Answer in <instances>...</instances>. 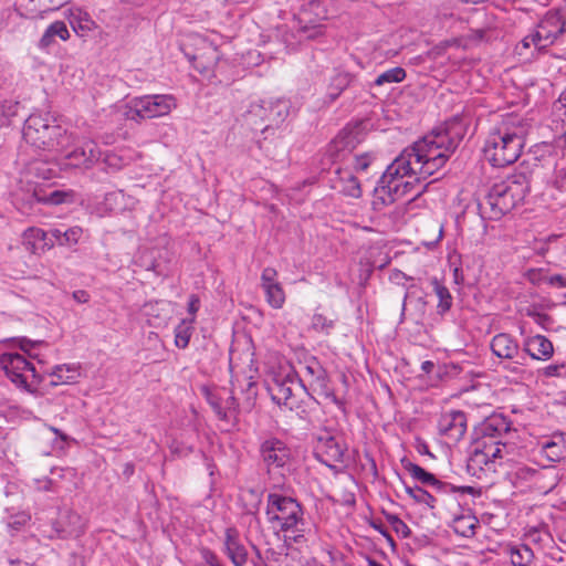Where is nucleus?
Returning a JSON list of instances; mask_svg holds the SVG:
<instances>
[{
    "label": "nucleus",
    "mask_w": 566,
    "mask_h": 566,
    "mask_svg": "<svg viewBox=\"0 0 566 566\" xmlns=\"http://www.w3.org/2000/svg\"><path fill=\"white\" fill-rule=\"evenodd\" d=\"M463 135L461 120L455 117L447 122L444 128L433 130L405 148L386 168L379 187L376 188L378 193L388 197L386 199L381 196L382 202L392 203L401 187V193L406 192L410 182L402 181L403 178L415 177L416 181H420L440 170L457 149Z\"/></svg>",
    "instance_id": "1"
},
{
    "label": "nucleus",
    "mask_w": 566,
    "mask_h": 566,
    "mask_svg": "<svg viewBox=\"0 0 566 566\" xmlns=\"http://www.w3.org/2000/svg\"><path fill=\"white\" fill-rule=\"evenodd\" d=\"M525 127L515 117H507L485 139L483 153L494 167L514 164L522 154Z\"/></svg>",
    "instance_id": "2"
},
{
    "label": "nucleus",
    "mask_w": 566,
    "mask_h": 566,
    "mask_svg": "<svg viewBox=\"0 0 566 566\" xmlns=\"http://www.w3.org/2000/svg\"><path fill=\"white\" fill-rule=\"evenodd\" d=\"M530 189V180L524 172L513 174L494 184L485 198L479 202L481 216L491 220L501 219L524 201Z\"/></svg>",
    "instance_id": "3"
},
{
    "label": "nucleus",
    "mask_w": 566,
    "mask_h": 566,
    "mask_svg": "<svg viewBox=\"0 0 566 566\" xmlns=\"http://www.w3.org/2000/svg\"><path fill=\"white\" fill-rule=\"evenodd\" d=\"M266 515L269 522L283 533L287 545L305 541L304 514L301 504L293 497L279 493L268 495Z\"/></svg>",
    "instance_id": "4"
},
{
    "label": "nucleus",
    "mask_w": 566,
    "mask_h": 566,
    "mask_svg": "<svg viewBox=\"0 0 566 566\" xmlns=\"http://www.w3.org/2000/svg\"><path fill=\"white\" fill-rule=\"evenodd\" d=\"M24 140L44 150H61L69 146L71 135L61 125L56 124L50 116L31 114L23 126Z\"/></svg>",
    "instance_id": "5"
},
{
    "label": "nucleus",
    "mask_w": 566,
    "mask_h": 566,
    "mask_svg": "<svg viewBox=\"0 0 566 566\" xmlns=\"http://www.w3.org/2000/svg\"><path fill=\"white\" fill-rule=\"evenodd\" d=\"M329 0H311L295 17V31L300 40H315L325 33L324 22L329 17Z\"/></svg>",
    "instance_id": "6"
},
{
    "label": "nucleus",
    "mask_w": 566,
    "mask_h": 566,
    "mask_svg": "<svg viewBox=\"0 0 566 566\" xmlns=\"http://www.w3.org/2000/svg\"><path fill=\"white\" fill-rule=\"evenodd\" d=\"M0 367L18 388L28 392H34L38 386L45 380L35 367L18 353L0 355Z\"/></svg>",
    "instance_id": "7"
},
{
    "label": "nucleus",
    "mask_w": 566,
    "mask_h": 566,
    "mask_svg": "<svg viewBox=\"0 0 566 566\" xmlns=\"http://www.w3.org/2000/svg\"><path fill=\"white\" fill-rule=\"evenodd\" d=\"M566 22L559 11H548L538 22L536 29L521 41L523 49L534 45L542 52L553 45L565 32Z\"/></svg>",
    "instance_id": "8"
},
{
    "label": "nucleus",
    "mask_w": 566,
    "mask_h": 566,
    "mask_svg": "<svg viewBox=\"0 0 566 566\" xmlns=\"http://www.w3.org/2000/svg\"><path fill=\"white\" fill-rule=\"evenodd\" d=\"M176 107L177 98L171 94L145 95L134 98L125 115L130 120L139 122L166 116Z\"/></svg>",
    "instance_id": "9"
},
{
    "label": "nucleus",
    "mask_w": 566,
    "mask_h": 566,
    "mask_svg": "<svg viewBox=\"0 0 566 566\" xmlns=\"http://www.w3.org/2000/svg\"><path fill=\"white\" fill-rule=\"evenodd\" d=\"M269 391L274 402L286 407L289 410H294L298 408L296 397L301 391H307V388L297 374L290 370L285 375L275 377L273 384L269 386Z\"/></svg>",
    "instance_id": "10"
},
{
    "label": "nucleus",
    "mask_w": 566,
    "mask_h": 566,
    "mask_svg": "<svg viewBox=\"0 0 566 566\" xmlns=\"http://www.w3.org/2000/svg\"><path fill=\"white\" fill-rule=\"evenodd\" d=\"M361 124L345 126L328 144L326 155L334 164L346 160L355 148L363 142Z\"/></svg>",
    "instance_id": "11"
},
{
    "label": "nucleus",
    "mask_w": 566,
    "mask_h": 566,
    "mask_svg": "<svg viewBox=\"0 0 566 566\" xmlns=\"http://www.w3.org/2000/svg\"><path fill=\"white\" fill-rule=\"evenodd\" d=\"M344 453V444L328 431H325L317 437L314 454L316 459L326 467L333 469L336 464L342 463Z\"/></svg>",
    "instance_id": "12"
},
{
    "label": "nucleus",
    "mask_w": 566,
    "mask_h": 566,
    "mask_svg": "<svg viewBox=\"0 0 566 566\" xmlns=\"http://www.w3.org/2000/svg\"><path fill=\"white\" fill-rule=\"evenodd\" d=\"M289 114L290 102L287 99L262 102L260 105H253L250 109L251 116L260 117L263 123H266L264 129L279 126L287 118Z\"/></svg>",
    "instance_id": "13"
},
{
    "label": "nucleus",
    "mask_w": 566,
    "mask_h": 566,
    "mask_svg": "<svg viewBox=\"0 0 566 566\" xmlns=\"http://www.w3.org/2000/svg\"><path fill=\"white\" fill-rule=\"evenodd\" d=\"M468 428L467 416L460 410H450L441 415L438 421V431L450 442H459Z\"/></svg>",
    "instance_id": "14"
},
{
    "label": "nucleus",
    "mask_w": 566,
    "mask_h": 566,
    "mask_svg": "<svg viewBox=\"0 0 566 566\" xmlns=\"http://www.w3.org/2000/svg\"><path fill=\"white\" fill-rule=\"evenodd\" d=\"M101 156L99 148L94 140L87 139L82 145L62 158V167L91 168Z\"/></svg>",
    "instance_id": "15"
},
{
    "label": "nucleus",
    "mask_w": 566,
    "mask_h": 566,
    "mask_svg": "<svg viewBox=\"0 0 566 566\" xmlns=\"http://www.w3.org/2000/svg\"><path fill=\"white\" fill-rule=\"evenodd\" d=\"M261 287L265 294L266 303L275 310L285 304L286 295L282 284L279 282V273L274 268H264L261 274Z\"/></svg>",
    "instance_id": "16"
},
{
    "label": "nucleus",
    "mask_w": 566,
    "mask_h": 566,
    "mask_svg": "<svg viewBox=\"0 0 566 566\" xmlns=\"http://www.w3.org/2000/svg\"><path fill=\"white\" fill-rule=\"evenodd\" d=\"M53 530L59 538H76L84 534L85 521L78 513L69 510L59 515Z\"/></svg>",
    "instance_id": "17"
},
{
    "label": "nucleus",
    "mask_w": 566,
    "mask_h": 566,
    "mask_svg": "<svg viewBox=\"0 0 566 566\" xmlns=\"http://www.w3.org/2000/svg\"><path fill=\"white\" fill-rule=\"evenodd\" d=\"M261 454L269 471L283 468L291 459L290 449L279 439H269L261 444Z\"/></svg>",
    "instance_id": "18"
},
{
    "label": "nucleus",
    "mask_w": 566,
    "mask_h": 566,
    "mask_svg": "<svg viewBox=\"0 0 566 566\" xmlns=\"http://www.w3.org/2000/svg\"><path fill=\"white\" fill-rule=\"evenodd\" d=\"M329 184L332 189L344 196L352 198H359L361 196L360 184L348 168L336 167Z\"/></svg>",
    "instance_id": "19"
},
{
    "label": "nucleus",
    "mask_w": 566,
    "mask_h": 566,
    "mask_svg": "<svg viewBox=\"0 0 566 566\" xmlns=\"http://www.w3.org/2000/svg\"><path fill=\"white\" fill-rule=\"evenodd\" d=\"M479 431L481 437L478 440H502L512 431V421L503 415H492L481 423Z\"/></svg>",
    "instance_id": "20"
},
{
    "label": "nucleus",
    "mask_w": 566,
    "mask_h": 566,
    "mask_svg": "<svg viewBox=\"0 0 566 566\" xmlns=\"http://www.w3.org/2000/svg\"><path fill=\"white\" fill-rule=\"evenodd\" d=\"M22 244L32 254H42L51 250L55 242L48 238V232L40 228L30 227L22 233Z\"/></svg>",
    "instance_id": "21"
},
{
    "label": "nucleus",
    "mask_w": 566,
    "mask_h": 566,
    "mask_svg": "<svg viewBox=\"0 0 566 566\" xmlns=\"http://www.w3.org/2000/svg\"><path fill=\"white\" fill-rule=\"evenodd\" d=\"M490 346L492 353L499 358L513 360L520 356L518 343L507 333L495 335Z\"/></svg>",
    "instance_id": "22"
},
{
    "label": "nucleus",
    "mask_w": 566,
    "mask_h": 566,
    "mask_svg": "<svg viewBox=\"0 0 566 566\" xmlns=\"http://www.w3.org/2000/svg\"><path fill=\"white\" fill-rule=\"evenodd\" d=\"M523 350L533 359L548 360L554 354V346L546 336L538 334L525 339Z\"/></svg>",
    "instance_id": "23"
},
{
    "label": "nucleus",
    "mask_w": 566,
    "mask_h": 566,
    "mask_svg": "<svg viewBox=\"0 0 566 566\" xmlns=\"http://www.w3.org/2000/svg\"><path fill=\"white\" fill-rule=\"evenodd\" d=\"M310 388L311 391L307 390L305 392L318 403L332 402L337 406L340 405V401L336 397L334 389L329 385L326 371L319 377L312 379L310 382Z\"/></svg>",
    "instance_id": "24"
},
{
    "label": "nucleus",
    "mask_w": 566,
    "mask_h": 566,
    "mask_svg": "<svg viewBox=\"0 0 566 566\" xmlns=\"http://www.w3.org/2000/svg\"><path fill=\"white\" fill-rule=\"evenodd\" d=\"M468 469L476 474V471H495V464L493 463L489 451L485 448V440H476L473 451L469 458Z\"/></svg>",
    "instance_id": "25"
},
{
    "label": "nucleus",
    "mask_w": 566,
    "mask_h": 566,
    "mask_svg": "<svg viewBox=\"0 0 566 566\" xmlns=\"http://www.w3.org/2000/svg\"><path fill=\"white\" fill-rule=\"evenodd\" d=\"M226 552L234 566H243L247 563L248 553L245 547L240 543L237 530H226L224 541Z\"/></svg>",
    "instance_id": "26"
},
{
    "label": "nucleus",
    "mask_w": 566,
    "mask_h": 566,
    "mask_svg": "<svg viewBox=\"0 0 566 566\" xmlns=\"http://www.w3.org/2000/svg\"><path fill=\"white\" fill-rule=\"evenodd\" d=\"M503 553L509 557L512 566H530L535 559L533 549L523 543L506 544Z\"/></svg>",
    "instance_id": "27"
},
{
    "label": "nucleus",
    "mask_w": 566,
    "mask_h": 566,
    "mask_svg": "<svg viewBox=\"0 0 566 566\" xmlns=\"http://www.w3.org/2000/svg\"><path fill=\"white\" fill-rule=\"evenodd\" d=\"M69 22L73 31L82 38L87 36L93 30L97 29V24L92 17L80 8L70 10Z\"/></svg>",
    "instance_id": "28"
},
{
    "label": "nucleus",
    "mask_w": 566,
    "mask_h": 566,
    "mask_svg": "<svg viewBox=\"0 0 566 566\" xmlns=\"http://www.w3.org/2000/svg\"><path fill=\"white\" fill-rule=\"evenodd\" d=\"M542 454L552 462H557L566 457V440L563 434H554L541 443Z\"/></svg>",
    "instance_id": "29"
},
{
    "label": "nucleus",
    "mask_w": 566,
    "mask_h": 566,
    "mask_svg": "<svg viewBox=\"0 0 566 566\" xmlns=\"http://www.w3.org/2000/svg\"><path fill=\"white\" fill-rule=\"evenodd\" d=\"M403 468L410 473V475L415 480L421 482L422 484L431 485L438 491L447 492V488L449 486V484L441 482L432 473L426 471L420 465L412 462H407L403 464Z\"/></svg>",
    "instance_id": "30"
},
{
    "label": "nucleus",
    "mask_w": 566,
    "mask_h": 566,
    "mask_svg": "<svg viewBox=\"0 0 566 566\" xmlns=\"http://www.w3.org/2000/svg\"><path fill=\"white\" fill-rule=\"evenodd\" d=\"M78 377L77 369L66 365L55 366L52 371L48 374V385L55 387L63 384H71Z\"/></svg>",
    "instance_id": "31"
},
{
    "label": "nucleus",
    "mask_w": 566,
    "mask_h": 566,
    "mask_svg": "<svg viewBox=\"0 0 566 566\" xmlns=\"http://www.w3.org/2000/svg\"><path fill=\"white\" fill-rule=\"evenodd\" d=\"M431 284L438 297L437 313L443 316L451 310L453 297L449 289L446 285H443L437 277H433L431 280Z\"/></svg>",
    "instance_id": "32"
},
{
    "label": "nucleus",
    "mask_w": 566,
    "mask_h": 566,
    "mask_svg": "<svg viewBox=\"0 0 566 566\" xmlns=\"http://www.w3.org/2000/svg\"><path fill=\"white\" fill-rule=\"evenodd\" d=\"M478 523L476 517L472 515H461L453 520L452 528L462 537H471L475 534Z\"/></svg>",
    "instance_id": "33"
},
{
    "label": "nucleus",
    "mask_w": 566,
    "mask_h": 566,
    "mask_svg": "<svg viewBox=\"0 0 566 566\" xmlns=\"http://www.w3.org/2000/svg\"><path fill=\"white\" fill-rule=\"evenodd\" d=\"M352 82V76L349 73L339 72L335 74L329 83L328 88V97L331 101H335L340 93L346 90Z\"/></svg>",
    "instance_id": "34"
},
{
    "label": "nucleus",
    "mask_w": 566,
    "mask_h": 566,
    "mask_svg": "<svg viewBox=\"0 0 566 566\" xmlns=\"http://www.w3.org/2000/svg\"><path fill=\"white\" fill-rule=\"evenodd\" d=\"M240 501L247 514H254L259 510L261 494L253 489H245L240 493Z\"/></svg>",
    "instance_id": "35"
},
{
    "label": "nucleus",
    "mask_w": 566,
    "mask_h": 566,
    "mask_svg": "<svg viewBox=\"0 0 566 566\" xmlns=\"http://www.w3.org/2000/svg\"><path fill=\"white\" fill-rule=\"evenodd\" d=\"M406 76L407 73L405 69L396 66L379 74L374 84L376 86H381L384 84L400 83L406 78Z\"/></svg>",
    "instance_id": "36"
},
{
    "label": "nucleus",
    "mask_w": 566,
    "mask_h": 566,
    "mask_svg": "<svg viewBox=\"0 0 566 566\" xmlns=\"http://www.w3.org/2000/svg\"><path fill=\"white\" fill-rule=\"evenodd\" d=\"M548 184L559 192H566V163L562 161L555 165Z\"/></svg>",
    "instance_id": "37"
},
{
    "label": "nucleus",
    "mask_w": 566,
    "mask_h": 566,
    "mask_svg": "<svg viewBox=\"0 0 566 566\" xmlns=\"http://www.w3.org/2000/svg\"><path fill=\"white\" fill-rule=\"evenodd\" d=\"M34 196L39 202L50 203V205H61L66 202H72L74 199L73 191H62L54 190L45 197H39L35 192Z\"/></svg>",
    "instance_id": "38"
},
{
    "label": "nucleus",
    "mask_w": 566,
    "mask_h": 566,
    "mask_svg": "<svg viewBox=\"0 0 566 566\" xmlns=\"http://www.w3.org/2000/svg\"><path fill=\"white\" fill-rule=\"evenodd\" d=\"M406 493L417 503L426 504L430 509L434 507L436 499L424 489L416 486H406Z\"/></svg>",
    "instance_id": "39"
},
{
    "label": "nucleus",
    "mask_w": 566,
    "mask_h": 566,
    "mask_svg": "<svg viewBox=\"0 0 566 566\" xmlns=\"http://www.w3.org/2000/svg\"><path fill=\"white\" fill-rule=\"evenodd\" d=\"M192 334V327L182 321L175 329V344L179 348H186Z\"/></svg>",
    "instance_id": "40"
},
{
    "label": "nucleus",
    "mask_w": 566,
    "mask_h": 566,
    "mask_svg": "<svg viewBox=\"0 0 566 566\" xmlns=\"http://www.w3.org/2000/svg\"><path fill=\"white\" fill-rule=\"evenodd\" d=\"M386 521L390 524L392 530L402 538L410 536L411 531L409 526L396 514L385 513Z\"/></svg>",
    "instance_id": "41"
},
{
    "label": "nucleus",
    "mask_w": 566,
    "mask_h": 566,
    "mask_svg": "<svg viewBox=\"0 0 566 566\" xmlns=\"http://www.w3.org/2000/svg\"><path fill=\"white\" fill-rule=\"evenodd\" d=\"M83 234V229L78 226L71 227L63 231V238L60 242L61 247H72L78 243L81 237Z\"/></svg>",
    "instance_id": "42"
},
{
    "label": "nucleus",
    "mask_w": 566,
    "mask_h": 566,
    "mask_svg": "<svg viewBox=\"0 0 566 566\" xmlns=\"http://www.w3.org/2000/svg\"><path fill=\"white\" fill-rule=\"evenodd\" d=\"M311 326L316 332H328L334 324L333 321L328 319L325 315L315 313L312 317Z\"/></svg>",
    "instance_id": "43"
},
{
    "label": "nucleus",
    "mask_w": 566,
    "mask_h": 566,
    "mask_svg": "<svg viewBox=\"0 0 566 566\" xmlns=\"http://www.w3.org/2000/svg\"><path fill=\"white\" fill-rule=\"evenodd\" d=\"M505 442L502 440L488 441L485 440V448L489 451V455L491 457L493 463L495 464L497 459H502L503 448L505 447Z\"/></svg>",
    "instance_id": "44"
},
{
    "label": "nucleus",
    "mask_w": 566,
    "mask_h": 566,
    "mask_svg": "<svg viewBox=\"0 0 566 566\" xmlns=\"http://www.w3.org/2000/svg\"><path fill=\"white\" fill-rule=\"evenodd\" d=\"M207 399H208L209 405L212 407V409L214 410V412L219 419H221V420L228 419L229 413L226 410V408L222 406L221 399L218 396H216L211 392H208Z\"/></svg>",
    "instance_id": "45"
},
{
    "label": "nucleus",
    "mask_w": 566,
    "mask_h": 566,
    "mask_svg": "<svg viewBox=\"0 0 566 566\" xmlns=\"http://www.w3.org/2000/svg\"><path fill=\"white\" fill-rule=\"evenodd\" d=\"M374 160V156L369 153L356 155L353 159V166L356 171H365Z\"/></svg>",
    "instance_id": "46"
},
{
    "label": "nucleus",
    "mask_w": 566,
    "mask_h": 566,
    "mask_svg": "<svg viewBox=\"0 0 566 566\" xmlns=\"http://www.w3.org/2000/svg\"><path fill=\"white\" fill-rule=\"evenodd\" d=\"M541 473L542 472L539 470L523 465L516 469L515 478L524 481H533L536 480V478L539 476Z\"/></svg>",
    "instance_id": "47"
},
{
    "label": "nucleus",
    "mask_w": 566,
    "mask_h": 566,
    "mask_svg": "<svg viewBox=\"0 0 566 566\" xmlns=\"http://www.w3.org/2000/svg\"><path fill=\"white\" fill-rule=\"evenodd\" d=\"M48 29L54 38L59 36L63 41L70 38V32L66 28V24L63 21H55L52 24H50Z\"/></svg>",
    "instance_id": "48"
},
{
    "label": "nucleus",
    "mask_w": 566,
    "mask_h": 566,
    "mask_svg": "<svg viewBox=\"0 0 566 566\" xmlns=\"http://www.w3.org/2000/svg\"><path fill=\"white\" fill-rule=\"evenodd\" d=\"M545 377H562L566 375L565 364H552L542 369Z\"/></svg>",
    "instance_id": "49"
},
{
    "label": "nucleus",
    "mask_w": 566,
    "mask_h": 566,
    "mask_svg": "<svg viewBox=\"0 0 566 566\" xmlns=\"http://www.w3.org/2000/svg\"><path fill=\"white\" fill-rule=\"evenodd\" d=\"M20 103L15 101H4L0 104V113L10 118L18 115Z\"/></svg>",
    "instance_id": "50"
},
{
    "label": "nucleus",
    "mask_w": 566,
    "mask_h": 566,
    "mask_svg": "<svg viewBox=\"0 0 566 566\" xmlns=\"http://www.w3.org/2000/svg\"><path fill=\"white\" fill-rule=\"evenodd\" d=\"M245 389L241 388V391L245 395V403L247 407L253 406L254 399L256 397L255 382L251 380V378H245Z\"/></svg>",
    "instance_id": "51"
},
{
    "label": "nucleus",
    "mask_w": 566,
    "mask_h": 566,
    "mask_svg": "<svg viewBox=\"0 0 566 566\" xmlns=\"http://www.w3.org/2000/svg\"><path fill=\"white\" fill-rule=\"evenodd\" d=\"M42 4V0H20V6L25 8L32 14H39L46 11H51V9H40Z\"/></svg>",
    "instance_id": "52"
},
{
    "label": "nucleus",
    "mask_w": 566,
    "mask_h": 566,
    "mask_svg": "<svg viewBox=\"0 0 566 566\" xmlns=\"http://www.w3.org/2000/svg\"><path fill=\"white\" fill-rule=\"evenodd\" d=\"M525 276L532 284L539 285L546 284L548 274L544 273L542 270L531 269L526 272Z\"/></svg>",
    "instance_id": "53"
},
{
    "label": "nucleus",
    "mask_w": 566,
    "mask_h": 566,
    "mask_svg": "<svg viewBox=\"0 0 566 566\" xmlns=\"http://www.w3.org/2000/svg\"><path fill=\"white\" fill-rule=\"evenodd\" d=\"M303 368L313 379L325 373L324 368L315 358H312Z\"/></svg>",
    "instance_id": "54"
},
{
    "label": "nucleus",
    "mask_w": 566,
    "mask_h": 566,
    "mask_svg": "<svg viewBox=\"0 0 566 566\" xmlns=\"http://www.w3.org/2000/svg\"><path fill=\"white\" fill-rule=\"evenodd\" d=\"M546 284H548L553 287H557V289H565L566 287V272L548 275L546 279Z\"/></svg>",
    "instance_id": "55"
},
{
    "label": "nucleus",
    "mask_w": 566,
    "mask_h": 566,
    "mask_svg": "<svg viewBox=\"0 0 566 566\" xmlns=\"http://www.w3.org/2000/svg\"><path fill=\"white\" fill-rule=\"evenodd\" d=\"M30 520V516L22 513L15 516H12L8 522V527L14 531H19L23 525H25Z\"/></svg>",
    "instance_id": "56"
},
{
    "label": "nucleus",
    "mask_w": 566,
    "mask_h": 566,
    "mask_svg": "<svg viewBox=\"0 0 566 566\" xmlns=\"http://www.w3.org/2000/svg\"><path fill=\"white\" fill-rule=\"evenodd\" d=\"M237 382H239V379L232 380V395L227 399V406L224 407L228 412H235L238 408L235 392H237Z\"/></svg>",
    "instance_id": "57"
},
{
    "label": "nucleus",
    "mask_w": 566,
    "mask_h": 566,
    "mask_svg": "<svg viewBox=\"0 0 566 566\" xmlns=\"http://www.w3.org/2000/svg\"><path fill=\"white\" fill-rule=\"evenodd\" d=\"M199 307H200L199 296L196 295V294H191L189 296V302H188V312H189V314L195 316L197 314V312L199 311ZM193 322H195V317H192L190 319V324H192Z\"/></svg>",
    "instance_id": "58"
},
{
    "label": "nucleus",
    "mask_w": 566,
    "mask_h": 566,
    "mask_svg": "<svg viewBox=\"0 0 566 566\" xmlns=\"http://www.w3.org/2000/svg\"><path fill=\"white\" fill-rule=\"evenodd\" d=\"M201 556L205 559V562L210 566H221L218 562L217 555L209 548H202Z\"/></svg>",
    "instance_id": "59"
},
{
    "label": "nucleus",
    "mask_w": 566,
    "mask_h": 566,
    "mask_svg": "<svg viewBox=\"0 0 566 566\" xmlns=\"http://www.w3.org/2000/svg\"><path fill=\"white\" fill-rule=\"evenodd\" d=\"M371 526L378 531L387 541V543L391 546V547H395L396 546V543L392 538V536L389 534V532L384 527V525L381 524H377L376 522H373L371 523Z\"/></svg>",
    "instance_id": "60"
},
{
    "label": "nucleus",
    "mask_w": 566,
    "mask_h": 566,
    "mask_svg": "<svg viewBox=\"0 0 566 566\" xmlns=\"http://www.w3.org/2000/svg\"><path fill=\"white\" fill-rule=\"evenodd\" d=\"M558 103L562 105V108L564 109L563 117H562V125H563V135L566 137V88L560 93L558 97Z\"/></svg>",
    "instance_id": "61"
},
{
    "label": "nucleus",
    "mask_w": 566,
    "mask_h": 566,
    "mask_svg": "<svg viewBox=\"0 0 566 566\" xmlns=\"http://www.w3.org/2000/svg\"><path fill=\"white\" fill-rule=\"evenodd\" d=\"M450 490L452 492H459L462 494H471L474 495L476 493L475 489L473 486L463 485V486H453L450 485L447 488V491Z\"/></svg>",
    "instance_id": "62"
},
{
    "label": "nucleus",
    "mask_w": 566,
    "mask_h": 566,
    "mask_svg": "<svg viewBox=\"0 0 566 566\" xmlns=\"http://www.w3.org/2000/svg\"><path fill=\"white\" fill-rule=\"evenodd\" d=\"M54 36L51 32H49V29L45 30L44 34L40 39L39 45L42 49L49 48L53 43Z\"/></svg>",
    "instance_id": "63"
},
{
    "label": "nucleus",
    "mask_w": 566,
    "mask_h": 566,
    "mask_svg": "<svg viewBox=\"0 0 566 566\" xmlns=\"http://www.w3.org/2000/svg\"><path fill=\"white\" fill-rule=\"evenodd\" d=\"M73 298L77 303H87L90 300V294L84 290H78V291L73 292Z\"/></svg>",
    "instance_id": "64"
}]
</instances>
